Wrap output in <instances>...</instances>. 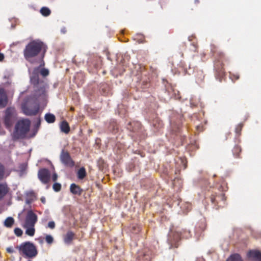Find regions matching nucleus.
<instances>
[{
  "label": "nucleus",
  "mask_w": 261,
  "mask_h": 261,
  "mask_svg": "<svg viewBox=\"0 0 261 261\" xmlns=\"http://www.w3.org/2000/svg\"><path fill=\"white\" fill-rule=\"evenodd\" d=\"M43 42L38 40H33L30 42L25 47L23 54L24 59L33 64V58L36 57L41 52Z\"/></svg>",
  "instance_id": "nucleus-1"
},
{
  "label": "nucleus",
  "mask_w": 261,
  "mask_h": 261,
  "mask_svg": "<svg viewBox=\"0 0 261 261\" xmlns=\"http://www.w3.org/2000/svg\"><path fill=\"white\" fill-rule=\"evenodd\" d=\"M23 113L27 116H35L39 110V102L32 96H27L21 105Z\"/></svg>",
  "instance_id": "nucleus-2"
},
{
  "label": "nucleus",
  "mask_w": 261,
  "mask_h": 261,
  "mask_svg": "<svg viewBox=\"0 0 261 261\" xmlns=\"http://www.w3.org/2000/svg\"><path fill=\"white\" fill-rule=\"evenodd\" d=\"M31 121L28 119L19 120L16 123L12 134V139H24L30 129Z\"/></svg>",
  "instance_id": "nucleus-3"
},
{
  "label": "nucleus",
  "mask_w": 261,
  "mask_h": 261,
  "mask_svg": "<svg viewBox=\"0 0 261 261\" xmlns=\"http://www.w3.org/2000/svg\"><path fill=\"white\" fill-rule=\"evenodd\" d=\"M16 248L18 249L20 253L29 258H33L36 256L38 251L35 244L30 241H26L17 246Z\"/></svg>",
  "instance_id": "nucleus-4"
},
{
  "label": "nucleus",
  "mask_w": 261,
  "mask_h": 261,
  "mask_svg": "<svg viewBox=\"0 0 261 261\" xmlns=\"http://www.w3.org/2000/svg\"><path fill=\"white\" fill-rule=\"evenodd\" d=\"M187 232H188L189 234H190L191 233L190 230H185L184 233L179 232L178 231L175 232H171L169 234L168 239V243L170 245V248H171L172 246H175V247H177V243L179 241L181 237L188 238V236H187L185 234V233Z\"/></svg>",
  "instance_id": "nucleus-5"
},
{
  "label": "nucleus",
  "mask_w": 261,
  "mask_h": 261,
  "mask_svg": "<svg viewBox=\"0 0 261 261\" xmlns=\"http://www.w3.org/2000/svg\"><path fill=\"white\" fill-rule=\"evenodd\" d=\"M15 120V114L14 109L11 107L7 108L5 111L4 123L6 127L12 126Z\"/></svg>",
  "instance_id": "nucleus-6"
},
{
  "label": "nucleus",
  "mask_w": 261,
  "mask_h": 261,
  "mask_svg": "<svg viewBox=\"0 0 261 261\" xmlns=\"http://www.w3.org/2000/svg\"><path fill=\"white\" fill-rule=\"evenodd\" d=\"M60 159L61 163L65 166L72 167L74 166V162L71 159L69 153L64 149L61 150Z\"/></svg>",
  "instance_id": "nucleus-7"
},
{
  "label": "nucleus",
  "mask_w": 261,
  "mask_h": 261,
  "mask_svg": "<svg viewBox=\"0 0 261 261\" xmlns=\"http://www.w3.org/2000/svg\"><path fill=\"white\" fill-rule=\"evenodd\" d=\"M34 94L31 96L34 97V98L38 101L44 99L46 97V90L44 85L40 84L37 86H34Z\"/></svg>",
  "instance_id": "nucleus-8"
},
{
  "label": "nucleus",
  "mask_w": 261,
  "mask_h": 261,
  "mask_svg": "<svg viewBox=\"0 0 261 261\" xmlns=\"http://www.w3.org/2000/svg\"><path fill=\"white\" fill-rule=\"evenodd\" d=\"M38 217L37 215L34 213L32 210H29L27 212L25 219V222L23 225L35 226L37 222Z\"/></svg>",
  "instance_id": "nucleus-9"
},
{
  "label": "nucleus",
  "mask_w": 261,
  "mask_h": 261,
  "mask_svg": "<svg viewBox=\"0 0 261 261\" xmlns=\"http://www.w3.org/2000/svg\"><path fill=\"white\" fill-rule=\"evenodd\" d=\"M38 178L40 181L44 184H47L50 178V173L46 168H41L38 172Z\"/></svg>",
  "instance_id": "nucleus-10"
},
{
  "label": "nucleus",
  "mask_w": 261,
  "mask_h": 261,
  "mask_svg": "<svg viewBox=\"0 0 261 261\" xmlns=\"http://www.w3.org/2000/svg\"><path fill=\"white\" fill-rule=\"evenodd\" d=\"M247 257L251 261H261V252L257 250H250L247 254Z\"/></svg>",
  "instance_id": "nucleus-11"
},
{
  "label": "nucleus",
  "mask_w": 261,
  "mask_h": 261,
  "mask_svg": "<svg viewBox=\"0 0 261 261\" xmlns=\"http://www.w3.org/2000/svg\"><path fill=\"white\" fill-rule=\"evenodd\" d=\"M83 191V189L75 184L72 183L70 185V191L72 194L81 195Z\"/></svg>",
  "instance_id": "nucleus-12"
},
{
  "label": "nucleus",
  "mask_w": 261,
  "mask_h": 261,
  "mask_svg": "<svg viewBox=\"0 0 261 261\" xmlns=\"http://www.w3.org/2000/svg\"><path fill=\"white\" fill-rule=\"evenodd\" d=\"M74 234L71 231H68L66 234L64 236L63 240L65 244L69 245L73 239Z\"/></svg>",
  "instance_id": "nucleus-13"
},
{
  "label": "nucleus",
  "mask_w": 261,
  "mask_h": 261,
  "mask_svg": "<svg viewBox=\"0 0 261 261\" xmlns=\"http://www.w3.org/2000/svg\"><path fill=\"white\" fill-rule=\"evenodd\" d=\"M41 125V119L38 118L37 119V121L34 124L33 128L32 130V134L30 135V137L33 138L36 136L37 134L39 128Z\"/></svg>",
  "instance_id": "nucleus-14"
},
{
  "label": "nucleus",
  "mask_w": 261,
  "mask_h": 261,
  "mask_svg": "<svg viewBox=\"0 0 261 261\" xmlns=\"http://www.w3.org/2000/svg\"><path fill=\"white\" fill-rule=\"evenodd\" d=\"M61 131L65 134H68L70 131V127L68 122L64 120L61 122L60 125Z\"/></svg>",
  "instance_id": "nucleus-15"
},
{
  "label": "nucleus",
  "mask_w": 261,
  "mask_h": 261,
  "mask_svg": "<svg viewBox=\"0 0 261 261\" xmlns=\"http://www.w3.org/2000/svg\"><path fill=\"white\" fill-rule=\"evenodd\" d=\"M23 227L25 228V233L30 237H33L35 234V226H27L22 225Z\"/></svg>",
  "instance_id": "nucleus-16"
},
{
  "label": "nucleus",
  "mask_w": 261,
  "mask_h": 261,
  "mask_svg": "<svg viewBox=\"0 0 261 261\" xmlns=\"http://www.w3.org/2000/svg\"><path fill=\"white\" fill-rule=\"evenodd\" d=\"M9 189L6 185L0 184V200L5 197Z\"/></svg>",
  "instance_id": "nucleus-17"
},
{
  "label": "nucleus",
  "mask_w": 261,
  "mask_h": 261,
  "mask_svg": "<svg viewBox=\"0 0 261 261\" xmlns=\"http://www.w3.org/2000/svg\"><path fill=\"white\" fill-rule=\"evenodd\" d=\"M226 261H243V259L240 254L236 253L231 254Z\"/></svg>",
  "instance_id": "nucleus-18"
},
{
  "label": "nucleus",
  "mask_w": 261,
  "mask_h": 261,
  "mask_svg": "<svg viewBox=\"0 0 261 261\" xmlns=\"http://www.w3.org/2000/svg\"><path fill=\"white\" fill-rule=\"evenodd\" d=\"M14 219L12 217H7L4 222V225L7 228H11L14 224Z\"/></svg>",
  "instance_id": "nucleus-19"
},
{
  "label": "nucleus",
  "mask_w": 261,
  "mask_h": 261,
  "mask_svg": "<svg viewBox=\"0 0 261 261\" xmlns=\"http://www.w3.org/2000/svg\"><path fill=\"white\" fill-rule=\"evenodd\" d=\"M8 102L7 95L5 93L0 94V108H5Z\"/></svg>",
  "instance_id": "nucleus-20"
},
{
  "label": "nucleus",
  "mask_w": 261,
  "mask_h": 261,
  "mask_svg": "<svg viewBox=\"0 0 261 261\" xmlns=\"http://www.w3.org/2000/svg\"><path fill=\"white\" fill-rule=\"evenodd\" d=\"M44 119L48 123H52L55 121L56 117L54 114L48 113L45 115Z\"/></svg>",
  "instance_id": "nucleus-21"
},
{
  "label": "nucleus",
  "mask_w": 261,
  "mask_h": 261,
  "mask_svg": "<svg viewBox=\"0 0 261 261\" xmlns=\"http://www.w3.org/2000/svg\"><path fill=\"white\" fill-rule=\"evenodd\" d=\"M226 200V197L224 194H221L220 195L217 196L216 197H211V201L213 203L215 202H218L219 200H222L225 201Z\"/></svg>",
  "instance_id": "nucleus-22"
},
{
  "label": "nucleus",
  "mask_w": 261,
  "mask_h": 261,
  "mask_svg": "<svg viewBox=\"0 0 261 261\" xmlns=\"http://www.w3.org/2000/svg\"><path fill=\"white\" fill-rule=\"evenodd\" d=\"M30 82L34 86H38L40 82L39 76L32 74L31 76H30Z\"/></svg>",
  "instance_id": "nucleus-23"
},
{
  "label": "nucleus",
  "mask_w": 261,
  "mask_h": 261,
  "mask_svg": "<svg viewBox=\"0 0 261 261\" xmlns=\"http://www.w3.org/2000/svg\"><path fill=\"white\" fill-rule=\"evenodd\" d=\"M77 178L80 179H83L86 175V169L82 167L80 168L77 173Z\"/></svg>",
  "instance_id": "nucleus-24"
},
{
  "label": "nucleus",
  "mask_w": 261,
  "mask_h": 261,
  "mask_svg": "<svg viewBox=\"0 0 261 261\" xmlns=\"http://www.w3.org/2000/svg\"><path fill=\"white\" fill-rule=\"evenodd\" d=\"M40 12L43 16L47 17L50 14L51 11L48 7H43L41 8Z\"/></svg>",
  "instance_id": "nucleus-25"
},
{
  "label": "nucleus",
  "mask_w": 261,
  "mask_h": 261,
  "mask_svg": "<svg viewBox=\"0 0 261 261\" xmlns=\"http://www.w3.org/2000/svg\"><path fill=\"white\" fill-rule=\"evenodd\" d=\"M44 63L43 61H42V63H41L39 66L36 67L34 68L32 74H33V75H36L39 76V73H40V68L41 66H44Z\"/></svg>",
  "instance_id": "nucleus-26"
},
{
  "label": "nucleus",
  "mask_w": 261,
  "mask_h": 261,
  "mask_svg": "<svg viewBox=\"0 0 261 261\" xmlns=\"http://www.w3.org/2000/svg\"><path fill=\"white\" fill-rule=\"evenodd\" d=\"M4 79L7 80V81L3 83V86L5 87L9 86L12 83V80L9 78V75H5L4 76Z\"/></svg>",
  "instance_id": "nucleus-27"
},
{
  "label": "nucleus",
  "mask_w": 261,
  "mask_h": 261,
  "mask_svg": "<svg viewBox=\"0 0 261 261\" xmlns=\"http://www.w3.org/2000/svg\"><path fill=\"white\" fill-rule=\"evenodd\" d=\"M5 173V167L2 163H0V180H2Z\"/></svg>",
  "instance_id": "nucleus-28"
},
{
  "label": "nucleus",
  "mask_w": 261,
  "mask_h": 261,
  "mask_svg": "<svg viewBox=\"0 0 261 261\" xmlns=\"http://www.w3.org/2000/svg\"><path fill=\"white\" fill-rule=\"evenodd\" d=\"M53 189L56 192H59L61 189V185L59 182H55L53 186Z\"/></svg>",
  "instance_id": "nucleus-29"
},
{
  "label": "nucleus",
  "mask_w": 261,
  "mask_h": 261,
  "mask_svg": "<svg viewBox=\"0 0 261 261\" xmlns=\"http://www.w3.org/2000/svg\"><path fill=\"white\" fill-rule=\"evenodd\" d=\"M14 232L17 237H21L23 233L22 230L19 227L15 228Z\"/></svg>",
  "instance_id": "nucleus-30"
},
{
  "label": "nucleus",
  "mask_w": 261,
  "mask_h": 261,
  "mask_svg": "<svg viewBox=\"0 0 261 261\" xmlns=\"http://www.w3.org/2000/svg\"><path fill=\"white\" fill-rule=\"evenodd\" d=\"M45 241L48 244H50L53 243L54 241V238L51 235L48 234L45 237Z\"/></svg>",
  "instance_id": "nucleus-31"
},
{
  "label": "nucleus",
  "mask_w": 261,
  "mask_h": 261,
  "mask_svg": "<svg viewBox=\"0 0 261 261\" xmlns=\"http://www.w3.org/2000/svg\"><path fill=\"white\" fill-rule=\"evenodd\" d=\"M40 74L43 76H46L49 74V70L46 68L40 69Z\"/></svg>",
  "instance_id": "nucleus-32"
},
{
  "label": "nucleus",
  "mask_w": 261,
  "mask_h": 261,
  "mask_svg": "<svg viewBox=\"0 0 261 261\" xmlns=\"http://www.w3.org/2000/svg\"><path fill=\"white\" fill-rule=\"evenodd\" d=\"M141 230V228L139 226H133L132 227V232L134 233H137Z\"/></svg>",
  "instance_id": "nucleus-33"
},
{
  "label": "nucleus",
  "mask_w": 261,
  "mask_h": 261,
  "mask_svg": "<svg viewBox=\"0 0 261 261\" xmlns=\"http://www.w3.org/2000/svg\"><path fill=\"white\" fill-rule=\"evenodd\" d=\"M48 227L50 229H54L55 227V223L53 221H49L48 223Z\"/></svg>",
  "instance_id": "nucleus-34"
},
{
  "label": "nucleus",
  "mask_w": 261,
  "mask_h": 261,
  "mask_svg": "<svg viewBox=\"0 0 261 261\" xmlns=\"http://www.w3.org/2000/svg\"><path fill=\"white\" fill-rule=\"evenodd\" d=\"M239 151H241V148H240V146H239L238 145L235 146L233 148V149L232 150L233 154L234 155V154L236 152H239Z\"/></svg>",
  "instance_id": "nucleus-35"
},
{
  "label": "nucleus",
  "mask_w": 261,
  "mask_h": 261,
  "mask_svg": "<svg viewBox=\"0 0 261 261\" xmlns=\"http://www.w3.org/2000/svg\"><path fill=\"white\" fill-rule=\"evenodd\" d=\"M26 167H27V165L24 164H21L20 166H19V168L20 169V171L21 172H22L23 171H24L25 169H26Z\"/></svg>",
  "instance_id": "nucleus-36"
},
{
  "label": "nucleus",
  "mask_w": 261,
  "mask_h": 261,
  "mask_svg": "<svg viewBox=\"0 0 261 261\" xmlns=\"http://www.w3.org/2000/svg\"><path fill=\"white\" fill-rule=\"evenodd\" d=\"M133 124V123L132 122H129L128 124H127V128L128 129H129L130 131H133V132H134L135 130L133 128H132V125Z\"/></svg>",
  "instance_id": "nucleus-37"
},
{
  "label": "nucleus",
  "mask_w": 261,
  "mask_h": 261,
  "mask_svg": "<svg viewBox=\"0 0 261 261\" xmlns=\"http://www.w3.org/2000/svg\"><path fill=\"white\" fill-rule=\"evenodd\" d=\"M6 250L8 252L10 253H13L14 252V249H13L12 247H8L7 249H6Z\"/></svg>",
  "instance_id": "nucleus-38"
},
{
  "label": "nucleus",
  "mask_w": 261,
  "mask_h": 261,
  "mask_svg": "<svg viewBox=\"0 0 261 261\" xmlns=\"http://www.w3.org/2000/svg\"><path fill=\"white\" fill-rule=\"evenodd\" d=\"M58 178V175L56 173H54L52 176V179L54 181H56Z\"/></svg>",
  "instance_id": "nucleus-39"
},
{
  "label": "nucleus",
  "mask_w": 261,
  "mask_h": 261,
  "mask_svg": "<svg viewBox=\"0 0 261 261\" xmlns=\"http://www.w3.org/2000/svg\"><path fill=\"white\" fill-rule=\"evenodd\" d=\"M61 33L63 34H65L67 31H66V28L65 27H63L61 29Z\"/></svg>",
  "instance_id": "nucleus-40"
},
{
  "label": "nucleus",
  "mask_w": 261,
  "mask_h": 261,
  "mask_svg": "<svg viewBox=\"0 0 261 261\" xmlns=\"http://www.w3.org/2000/svg\"><path fill=\"white\" fill-rule=\"evenodd\" d=\"M5 56L3 53H0V61H3L4 59Z\"/></svg>",
  "instance_id": "nucleus-41"
},
{
  "label": "nucleus",
  "mask_w": 261,
  "mask_h": 261,
  "mask_svg": "<svg viewBox=\"0 0 261 261\" xmlns=\"http://www.w3.org/2000/svg\"><path fill=\"white\" fill-rule=\"evenodd\" d=\"M40 200L41 201L42 203L45 204V202H46V199H45V198L44 197H42L40 199Z\"/></svg>",
  "instance_id": "nucleus-42"
},
{
  "label": "nucleus",
  "mask_w": 261,
  "mask_h": 261,
  "mask_svg": "<svg viewBox=\"0 0 261 261\" xmlns=\"http://www.w3.org/2000/svg\"><path fill=\"white\" fill-rule=\"evenodd\" d=\"M190 105H191V107H194V106H196V105L192 102V99H190Z\"/></svg>",
  "instance_id": "nucleus-43"
},
{
  "label": "nucleus",
  "mask_w": 261,
  "mask_h": 261,
  "mask_svg": "<svg viewBox=\"0 0 261 261\" xmlns=\"http://www.w3.org/2000/svg\"><path fill=\"white\" fill-rule=\"evenodd\" d=\"M239 78V76H236V79H238Z\"/></svg>",
  "instance_id": "nucleus-44"
},
{
  "label": "nucleus",
  "mask_w": 261,
  "mask_h": 261,
  "mask_svg": "<svg viewBox=\"0 0 261 261\" xmlns=\"http://www.w3.org/2000/svg\"><path fill=\"white\" fill-rule=\"evenodd\" d=\"M195 2H198V0H195Z\"/></svg>",
  "instance_id": "nucleus-45"
}]
</instances>
